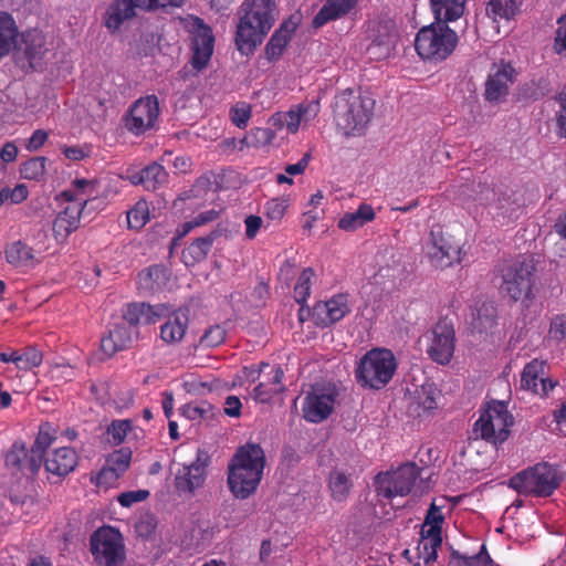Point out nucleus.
<instances>
[{
    "mask_svg": "<svg viewBox=\"0 0 566 566\" xmlns=\"http://www.w3.org/2000/svg\"><path fill=\"white\" fill-rule=\"evenodd\" d=\"M45 44L44 33L38 29H31L22 32L19 50L24 53L30 65L33 66V62L41 60L46 52Z\"/></svg>",
    "mask_w": 566,
    "mask_h": 566,
    "instance_id": "obj_30",
    "label": "nucleus"
},
{
    "mask_svg": "<svg viewBox=\"0 0 566 566\" xmlns=\"http://www.w3.org/2000/svg\"><path fill=\"white\" fill-rule=\"evenodd\" d=\"M29 196L28 187L23 184L17 185L13 189L8 187L0 190V207L10 201L11 203L18 205L27 200Z\"/></svg>",
    "mask_w": 566,
    "mask_h": 566,
    "instance_id": "obj_53",
    "label": "nucleus"
},
{
    "mask_svg": "<svg viewBox=\"0 0 566 566\" xmlns=\"http://www.w3.org/2000/svg\"><path fill=\"white\" fill-rule=\"evenodd\" d=\"M473 329L483 333L491 331L496 324V310L492 303L484 302L472 311Z\"/></svg>",
    "mask_w": 566,
    "mask_h": 566,
    "instance_id": "obj_40",
    "label": "nucleus"
},
{
    "mask_svg": "<svg viewBox=\"0 0 566 566\" xmlns=\"http://www.w3.org/2000/svg\"><path fill=\"white\" fill-rule=\"evenodd\" d=\"M81 205L71 203L53 221L52 230L57 242H63L80 226Z\"/></svg>",
    "mask_w": 566,
    "mask_h": 566,
    "instance_id": "obj_26",
    "label": "nucleus"
},
{
    "mask_svg": "<svg viewBox=\"0 0 566 566\" xmlns=\"http://www.w3.org/2000/svg\"><path fill=\"white\" fill-rule=\"evenodd\" d=\"M428 355L438 364H448L454 353V329L446 321L437 323L431 329Z\"/></svg>",
    "mask_w": 566,
    "mask_h": 566,
    "instance_id": "obj_20",
    "label": "nucleus"
},
{
    "mask_svg": "<svg viewBox=\"0 0 566 566\" xmlns=\"http://www.w3.org/2000/svg\"><path fill=\"white\" fill-rule=\"evenodd\" d=\"M149 221V207L146 200H138L135 206L127 211V223L130 229H142Z\"/></svg>",
    "mask_w": 566,
    "mask_h": 566,
    "instance_id": "obj_48",
    "label": "nucleus"
},
{
    "mask_svg": "<svg viewBox=\"0 0 566 566\" xmlns=\"http://www.w3.org/2000/svg\"><path fill=\"white\" fill-rule=\"evenodd\" d=\"M334 402L335 390L333 388L315 386L304 399L303 416L307 421L318 423L331 415Z\"/></svg>",
    "mask_w": 566,
    "mask_h": 566,
    "instance_id": "obj_17",
    "label": "nucleus"
},
{
    "mask_svg": "<svg viewBox=\"0 0 566 566\" xmlns=\"http://www.w3.org/2000/svg\"><path fill=\"white\" fill-rule=\"evenodd\" d=\"M423 253L436 269H446L461 262V249L454 240L440 229H432L423 243Z\"/></svg>",
    "mask_w": 566,
    "mask_h": 566,
    "instance_id": "obj_12",
    "label": "nucleus"
},
{
    "mask_svg": "<svg viewBox=\"0 0 566 566\" xmlns=\"http://www.w3.org/2000/svg\"><path fill=\"white\" fill-rule=\"evenodd\" d=\"M420 475L416 463H405L396 470L381 472L375 479L377 493L386 499L408 495Z\"/></svg>",
    "mask_w": 566,
    "mask_h": 566,
    "instance_id": "obj_11",
    "label": "nucleus"
},
{
    "mask_svg": "<svg viewBox=\"0 0 566 566\" xmlns=\"http://www.w3.org/2000/svg\"><path fill=\"white\" fill-rule=\"evenodd\" d=\"M226 337V331L219 326H212L206 331V333L200 338V345L205 347H216L220 345Z\"/></svg>",
    "mask_w": 566,
    "mask_h": 566,
    "instance_id": "obj_60",
    "label": "nucleus"
},
{
    "mask_svg": "<svg viewBox=\"0 0 566 566\" xmlns=\"http://www.w3.org/2000/svg\"><path fill=\"white\" fill-rule=\"evenodd\" d=\"M159 103L155 95L138 98L124 116L126 129L135 136H140L153 129L159 118Z\"/></svg>",
    "mask_w": 566,
    "mask_h": 566,
    "instance_id": "obj_14",
    "label": "nucleus"
},
{
    "mask_svg": "<svg viewBox=\"0 0 566 566\" xmlns=\"http://www.w3.org/2000/svg\"><path fill=\"white\" fill-rule=\"evenodd\" d=\"M394 49L392 41L387 38L382 41H374L367 49V52L371 59L382 60L390 55Z\"/></svg>",
    "mask_w": 566,
    "mask_h": 566,
    "instance_id": "obj_59",
    "label": "nucleus"
},
{
    "mask_svg": "<svg viewBox=\"0 0 566 566\" xmlns=\"http://www.w3.org/2000/svg\"><path fill=\"white\" fill-rule=\"evenodd\" d=\"M289 203V197H279L266 201L264 206V214L266 219L275 223L280 222L286 212Z\"/></svg>",
    "mask_w": 566,
    "mask_h": 566,
    "instance_id": "obj_49",
    "label": "nucleus"
},
{
    "mask_svg": "<svg viewBox=\"0 0 566 566\" xmlns=\"http://www.w3.org/2000/svg\"><path fill=\"white\" fill-rule=\"evenodd\" d=\"M156 317L154 307L145 303L128 305L124 314V319L130 325L153 324Z\"/></svg>",
    "mask_w": 566,
    "mask_h": 566,
    "instance_id": "obj_42",
    "label": "nucleus"
},
{
    "mask_svg": "<svg viewBox=\"0 0 566 566\" xmlns=\"http://www.w3.org/2000/svg\"><path fill=\"white\" fill-rule=\"evenodd\" d=\"M43 361L42 353L34 346H28L22 352L17 350L15 367L19 370H31Z\"/></svg>",
    "mask_w": 566,
    "mask_h": 566,
    "instance_id": "obj_45",
    "label": "nucleus"
},
{
    "mask_svg": "<svg viewBox=\"0 0 566 566\" xmlns=\"http://www.w3.org/2000/svg\"><path fill=\"white\" fill-rule=\"evenodd\" d=\"M252 114V108L250 104L245 102H238L235 103L229 112L230 118L232 123L238 128H244L247 127Z\"/></svg>",
    "mask_w": 566,
    "mask_h": 566,
    "instance_id": "obj_52",
    "label": "nucleus"
},
{
    "mask_svg": "<svg viewBox=\"0 0 566 566\" xmlns=\"http://www.w3.org/2000/svg\"><path fill=\"white\" fill-rule=\"evenodd\" d=\"M18 27L11 14L0 11V59L8 55L17 44Z\"/></svg>",
    "mask_w": 566,
    "mask_h": 566,
    "instance_id": "obj_37",
    "label": "nucleus"
},
{
    "mask_svg": "<svg viewBox=\"0 0 566 566\" xmlns=\"http://www.w3.org/2000/svg\"><path fill=\"white\" fill-rule=\"evenodd\" d=\"M265 467L263 449L255 443H247L238 449L229 464L228 484L237 499H248L262 479Z\"/></svg>",
    "mask_w": 566,
    "mask_h": 566,
    "instance_id": "obj_2",
    "label": "nucleus"
},
{
    "mask_svg": "<svg viewBox=\"0 0 566 566\" xmlns=\"http://www.w3.org/2000/svg\"><path fill=\"white\" fill-rule=\"evenodd\" d=\"M525 0H489L486 14L494 22L510 21L520 12Z\"/></svg>",
    "mask_w": 566,
    "mask_h": 566,
    "instance_id": "obj_36",
    "label": "nucleus"
},
{
    "mask_svg": "<svg viewBox=\"0 0 566 566\" xmlns=\"http://www.w3.org/2000/svg\"><path fill=\"white\" fill-rule=\"evenodd\" d=\"M374 107L375 99L368 93L347 88L335 96V124L344 135H360L373 117Z\"/></svg>",
    "mask_w": 566,
    "mask_h": 566,
    "instance_id": "obj_3",
    "label": "nucleus"
},
{
    "mask_svg": "<svg viewBox=\"0 0 566 566\" xmlns=\"http://www.w3.org/2000/svg\"><path fill=\"white\" fill-rule=\"evenodd\" d=\"M554 51L562 57H566V18L558 20V28L554 39Z\"/></svg>",
    "mask_w": 566,
    "mask_h": 566,
    "instance_id": "obj_62",
    "label": "nucleus"
},
{
    "mask_svg": "<svg viewBox=\"0 0 566 566\" xmlns=\"http://www.w3.org/2000/svg\"><path fill=\"white\" fill-rule=\"evenodd\" d=\"M496 190L486 185H476L464 187L460 193L459 200L463 208L470 213H478L480 208L489 210L491 201L495 200Z\"/></svg>",
    "mask_w": 566,
    "mask_h": 566,
    "instance_id": "obj_24",
    "label": "nucleus"
},
{
    "mask_svg": "<svg viewBox=\"0 0 566 566\" xmlns=\"http://www.w3.org/2000/svg\"><path fill=\"white\" fill-rule=\"evenodd\" d=\"M150 493L148 490L139 489L134 491L123 492L117 496V502L123 507H130L136 503L146 501Z\"/></svg>",
    "mask_w": 566,
    "mask_h": 566,
    "instance_id": "obj_57",
    "label": "nucleus"
},
{
    "mask_svg": "<svg viewBox=\"0 0 566 566\" xmlns=\"http://www.w3.org/2000/svg\"><path fill=\"white\" fill-rule=\"evenodd\" d=\"M350 310L348 294L339 293L327 301L316 303L312 316L317 325L329 326L343 319Z\"/></svg>",
    "mask_w": 566,
    "mask_h": 566,
    "instance_id": "obj_21",
    "label": "nucleus"
},
{
    "mask_svg": "<svg viewBox=\"0 0 566 566\" xmlns=\"http://www.w3.org/2000/svg\"><path fill=\"white\" fill-rule=\"evenodd\" d=\"M397 360L387 348H373L358 361L355 376L358 384L370 389L384 388L394 377Z\"/></svg>",
    "mask_w": 566,
    "mask_h": 566,
    "instance_id": "obj_5",
    "label": "nucleus"
},
{
    "mask_svg": "<svg viewBox=\"0 0 566 566\" xmlns=\"http://www.w3.org/2000/svg\"><path fill=\"white\" fill-rule=\"evenodd\" d=\"M42 464H44L46 472L57 476H65L75 469L77 454L72 448H57L45 459L43 458Z\"/></svg>",
    "mask_w": 566,
    "mask_h": 566,
    "instance_id": "obj_25",
    "label": "nucleus"
},
{
    "mask_svg": "<svg viewBox=\"0 0 566 566\" xmlns=\"http://www.w3.org/2000/svg\"><path fill=\"white\" fill-rule=\"evenodd\" d=\"M562 482L557 467L537 463L510 479L509 485L524 495L549 496Z\"/></svg>",
    "mask_w": 566,
    "mask_h": 566,
    "instance_id": "obj_6",
    "label": "nucleus"
},
{
    "mask_svg": "<svg viewBox=\"0 0 566 566\" xmlns=\"http://www.w3.org/2000/svg\"><path fill=\"white\" fill-rule=\"evenodd\" d=\"M205 478L206 470L203 463L196 461L178 470L175 485L179 492L193 493L196 489L202 486Z\"/></svg>",
    "mask_w": 566,
    "mask_h": 566,
    "instance_id": "obj_27",
    "label": "nucleus"
},
{
    "mask_svg": "<svg viewBox=\"0 0 566 566\" xmlns=\"http://www.w3.org/2000/svg\"><path fill=\"white\" fill-rule=\"evenodd\" d=\"M515 203L511 200V197L506 193L497 192L495 200L491 201L489 213L493 218H511L515 212Z\"/></svg>",
    "mask_w": 566,
    "mask_h": 566,
    "instance_id": "obj_46",
    "label": "nucleus"
},
{
    "mask_svg": "<svg viewBox=\"0 0 566 566\" xmlns=\"http://www.w3.org/2000/svg\"><path fill=\"white\" fill-rule=\"evenodd\" d=\"M313 277L314 271L312 269L308 268L302 271L294 286V297L297 303H304L310 296Z\"/></svg>",
    "mask_w": 566,
    "mask_h": 566,
    "instance_id": "obj_50",
    "label": "nucleus"
},
{
    "mask_svg": "<svg viewBox=\"0 0 566 566\" xmlns=\"http://www.w3.org/2000/svg\"><path fill=\"white\" fill-rule=\"evenodd\" d=\"M294 31V23L284 22L281 24V27L272 34L265 46V55L268 60L275 61L283 54Z\"/></svg>",
    "mask_w": 566,
    "mask_h": 566,
    "instance_id": "obj_35",
    "label": "nucleus"
},
{
    "mask_svg": "<svg viewBox=\"0 0 566 566\" xmlns=\"http://www.w3.org/2000/svg\"><path fill=\"white\" fill-rule=\"evenodd\" d=\"M535 266L531 260L516 261L503 270L502 291L514 301L532 302L534 298Z\"/></svg>",
    "mask_w": 566,
    "mask_h": 566,
    "instance_id": "obj_10",
    "label": "nucleus"
},
{
    "mask_svg": "<svg viewBox=\"0 0 566 566\" xmlns=\"http://www.w3.org/2000/svg\"><path fill=\"white\" fill-rule=\"evenodd\" d=\"M491 564V558L486 552H484V546L482 547L479 554L473 556H463L459 559L458 566H489Z\"/></svg>",
    "mask_w": 566,
    "mask_h": 566,
    "instance_id": "obj_64",
    "label": "nucleus"
},
{
    "mask_svg": "<svg viewBox=\"0 0 566 566\" xmlns=\"http://www.w3.org/2000/svg\"><path fill=\"white\" fill-rule=\"evenodd\" d=\"M249 138L254 147L266 146L274 140L275 133L269 127H256L250 132Z\"/></svg>",
    "mask_w": 566,
    "mask_h": 566,
    "instance_id": "obj_56",
    "label": "nucleus"
},
{
    "mask_svg": "<svg viewBox=\"0 0 566 566\" xmlns=\"http://www.w3.org/2000/svg\"><path fill=\"white\" fill-rule=\"evenodd\" d=\"M182 386L187 392L196 396L205 395L213 389L212 384L193 374L184 378Z\"/></svg>",
    "mask_w": 566,
    "mask_h": 566,
    "instance_id": "obj_51",
    "label": "nucleus"
},
{
    "mask_svg": "<svg viewBox=\"0 0 566 566\" xmlns=\"http://www.w3.org/2000/svg\"><path fill=\"white\" fill-rule=\"evenodd\" d=\"M167 178L165 168L159 164H150L144 168L138 175L130 177V184H142L147 190H155L159 185L164 184Z\"/></svg>",
    "mask_w": 566,
    "mask_h": 566,
    "instance_id": "obj_39",
    "label": "nucleus"
},
{
    "mask_svg": "<svg viewBox=\"0 0 566 566\" xmlns=\"http://www.w3.org/2000/svg\"><path fill=\"white\" fill-rule=\"evenodd\" d=\"M558 385L548 376V365L545 360L533 359L526 364L521 374V388L546 398Z\"/></svg>",
    "mask_w": 566,
    "mask_h": 566,
    "instance_id": "obj_16",
    "label": "nucleus"
},
{
    "mask_svg": "<svg viewBox=\"0 0 566 566\" xmlns=\"http://www.w3.org/2000/svg\"><path fill=\"white\" fill-rule=\"evenodd\" d=\"M353 486L352 475L343 470L335 468L331 471L328 476V489L333 500L343 502L349 495Z\"/></svg>",
    "mask_w": 566,
    "mask_h": 566,
    "instance_id": "obj_38",
    "label": "nucleus"
},
{
    "mask_svg": "<svg viewBox=\"0 0 566 566\" xmlns=\"http://www.w3.org/2000/svg\"><path fill=\"white\" fill-rule=\"evenodd\" d=\"M443 505L432 502L420 531V541L417 546L418 558L426 565L437 559L438 548L442 544V525L444 523Z\"/></svg>",
    "mask_w": 566,
    "mask_h": 566,
    "instance_id": "obj_9",
    "label": "nucleus"
},
{
    "mask_svg": "<svg viewBox=\"0 0 566 566\" xmlns=\"http://www.w3.org/2000/svg\"><path fill=\"white\" fill-rule=\"evenodd\" d=\"M376 212L371 205L360 203L355 211L346 212L338 221V228L352 232L374 221Z\"/></svg>",
    "mask_w": 566,
    "mask_h": 566,
    "instance_id": "obj_34",
    "label": "nucleus"
},
{
    "mask_svg": "<svg viewBox=\"0 0 566 566\" xmlns=\"http://www.w3.org/2000/svg\"><path fill=\"white\" fill-rule=\"evenodd\" d=\"M56 438V426L51 422L41 423L30 449H27L23 441L13 442L10 450L6 453V465L18 472L28 471L31 474H36L42 467L45 451Z\"/></svg>",
    "mask_w": 566,
    "mask_h": 566,
    "instance_id": "obj_4",
    "label": "nucleus"
},
{
    "mask_svg": "<svg viewBox=\"0 0 566 566\" xmlns=\"http://www.w3.org/2000/svg\"><path fill=\"white\" fill-rule=\"evenodd\" d=\"M321 105L317 99L305 101L292 106L287 112L273 114L269 124L275 129L285 128L287 134H296L301 128L310 125L318 115Z\"/></svg>",
    "mask_w": 566,
    "mask_h": 566,
    "instance_id": "obj_15",
    "label": "nucleus"
},
{
    "mask_svg": "<svg viewBox=\"0 0 566 566\" xmlns=\"http://www.w3.org/2000/svg\"><path fill=\"white\" fill-rule=\"evenodd\" d=\"M357 4V0H326L324 6L314 17L312 24L314 28H322L331 21L338 20L347 15Z\"/></svg>",
    "mask_w": 566,
    "mask_h": 566,
    "instance_id": "obj_28",
    "label": "nucleus"
},
{
    "mask_svg": "<svg viewBox=\"0 0 566 566\" xmlns=\"http://www.w3.org/2000/svg\"><path fill=\"white\" fill-rule=\"evenodd\" d=\"M429 2L439 23L453 22L460 19L465 10V0H429Z\"/></svg>",
    "mask_w": 566,
    "mask_h": 566,
    "instance_id": "obj_32",
    "label": "nucleus"
},
{
    "mask_svg": "<svg viewBox=\"0 0 566 566\" xmlns=\"http://www.w3.org/2000/svg\"><path fill=\"white\" fill-rule=\"evenodd\" d=\"M187 328V315L180 311L174 312L160 326V339L167 345L178 344L184 339Z\"/></svg>",
    "mask_w": 566,
    "mask_h": 566,
    "instance_id": "obj_29",
    "label": "nucleus"
},
{
    "mask_svg": "<svg viewBox=\"0 0 566 566\" xmlns=\"http://www.w3.org/2000/svg\"><path fill=\"white\" fill-rule=\"evenodd\" d=\"M272 0H244L238 10L235 45L242 55L252 54L276 20Z\"/></svg>",
    "mask_w": 566,
    "mask_h": 566,
    "instance_id": "obj_1",
    "label": "nucleus"
},
{
    "mask_svg": "<svg viewBox=\"0 0 566 566\" xmlns=\"http://www.w3.org/2000/svg\"><path fill=\"white\" fill-rule=\"evenodd\" d=\"M308 159L307 157H303L300 161L296 164H292L285 167L284 174H279L276 176L277 184H293V176H297L304 172L305 168L307 167Z\"/></svg>",
    "mask_w": 566,
    "mask_h": 566,
    "instance_id": "obj_55",
    "label": "nucleus"
},
{
    "mask_svg": "<svg viewBox=\"0 0 566 566\" xmlns=\"http://www.w3.org/2000/svg\"><path fill=\"white\" fill-rule=\"evenodd\" d=\"M132 431L133 422L128 419L114 420L111 426H108V434L112 436L113 441L117 444L124 442Z\"/></svg>",
    "mask_w": 566,
    "mask_h": 566,
    "instance_id": "obj_54",
    "label": "nucleus"
},
{
    "mask_svg": "<svg viewBox=\"0 0 566 566\" xmlns=\"http://www.w3.org/2000/svg\"><path fill=\"white\" fill-rule=\"evenodd\" d=\"M243 374L252 380L260 379L252 394L258 402L268 403L284 389L282 384L283 370L279 366L261 363L259 366L244 367Z\"/></svg>",
    "mask_w": 566,
    "mask_h": 566,
    "instance_id": "obj_13",
    "label": "nucleus"
},
{
    "mask_svg": "<svg viewBox=\"0 0 566 566\" xmlns=\"http://www.w3.org/2000/svg\"><path fill=\"white\" fill-rule=\"evenodd\" d=\"M548 335L555 340L566 338V315L559 314L552 318Z\"/></svg>",
    "mask_w": 566,
    "mask_h": 566,
    "instance_id": "obj_63",
    "label": "nucleus"
},
{
    "mask_svg": "<svg viewBox=\"0 0 566 566\" xmlns=\"http://www.w3.org/2000/svg\"><path fill=\"white\" fill-rule=\"evenodd\" d=\"M46 169L45 157H33L21 164L20 176L28 180H40Z\"/></svg>",
    "mask_w": 566,
    "mask_h": 566,
    "instance_id": "obj_47",
    "label": "nucleus"
},
{
    "mask_svg": "<svg viewBox=\"0 0 566 566\" xmlns=\"http://www.w3.org/2000/svg\"><path fill=\"white\" fill-rule=\"evenodd\" d=\"M108 566H123L125 563V546L120 533L108 525Z\"/></svg>",
    "mask_w": 566,
    "mask_h": 566,
    "instance_id": "obj_43",
    "label": "nucleus"
},
{
    "mask_svg": "<svg viewBox=\"0 0 566 566\" xmlns=\"http://www.w3.org/2000/svg\"><path fill=\"white\" fill-rule=\"evenodd\" d=\"M86 530L95 528L90 537V552L99 566H106V523L104 511L93 512L85 523Z\"/></svg>",
    "mask_w": 566,
    "mask_h": 566,
    "instance_id": "obj_23",
    "label": "nucleus"
},
{
    "mask_svg": "<svg viewBox=\"0 0 566 566\" xmlns=\"http://www.w3.org/2000/svg\"><path fill=\"white\" fill-rule=\"evenodd\" d=\"M195 27L191 64L196 70H202L207 66L213 52V35L211 29L205 25L200 19L195 20Z\"/></svg>",
    "mask_w": 566,
    "mask_h": 566,
    "instance_id": "obj_22",
    "label": "nucleus"
},
{
    "mask_svg": "<svg viewBox=\"0 0 566 566\" xmlns=\"http://www.w3.org/2000/svg\"><path fill=\"white\" fill-rule=\"evenodd\" d=\"M184 0H119L108 12V29L118 28L119 23L125 19L135 14V8L145 11H155L166 8L181 7Z\"/></svg>",
    "mask_w": 566,
    "mask_h": 566,
    "instance_id": "obj_18",
    "label": "nucleus"
},
{
    "mask_svg": "<svg viewBox=\"0 0 566 566\" xmlns=\"http://www.w3.org/2000/svg\"><path fill=\"white\" fill-rule=\"evenodd\" d=\"M52 379L60 381L72 380L75 376V368L69 363H55L50 368Z\"/></svg>",
    "mask_w": 566,
    "mask_h": 566,
    "instance_id": "obj_61",
    "label": "nucleus"
},
{
    "mask_svg": "<svg viewBox=\"0 0 566 566\" xmlns=\"http://www.w3.org/2000/svg\"><path fill=\"white\" fill-rule=\"evenodd\" d=\"M132 461V450L120 448L108 454V479L113 475L118 479L129 468Z\"/></svg>",
    "mask_w": 566,
    "mask_h": 566,
    "instance_id": "obj_44",
    "label": "nucleus"
},
{
    "mask_svg": "<svg viewBox=\"0 0 566 566\" xmlns=\"http://www.w3.org/2000/svg\"><path fill=\"white\" fill-rule=\"evenodd\" d=\"M514 419L504 401H492L481 412L474 432L494 444L504 442L511 432Z\"/></svg>",
    "mask_w": 566,
    "mask_h": 566,
    "instance_id": "obj_8",
    "label": "nucleus"
},
{
    "mask_svg": "<svg viewBox=\"0 0 566 566\" xmlns=\"http://www.w3.org/2000/svg\"><path fill=\"white\" fill-rule=\"evenodd\" d=\"M4 258L15 269L31 268L35 263L33 249L21 240L6 245Z\"/></svg>",
    "mask_w": 566,
    "mask_h": 566,
    "instance_id": "obj_33",
    "label": "nucleus"
},
{
    "mask_svg": "<svg viewBox=\"0 0 566 566\" xmlns=\"http://www.w3.org/2000/svg\"><path fill=\"white\" fill-rule=\"evenodd\" d=\"M517 73L511 63L502 61L493 64L485 82V99L495 103L504 99Z\"/></svg>",
    "mask_w": 566,
    "mask_h": 566,
    "instance_id": "obj_19",
    "label": "nucleus"
},
{
    "mask_svg": "<svg viewBox=\"0 0 566 566\" xmlns=\"http://www.w3.org/2000/svg\"><path fill=\"white\" fill-rule=\"evenodd\" d=\"M458 34L444 23L434 22L419 30L415 48L423 60L443 61L455 49Z\"/></svg>",
    "mask_w": 566,
    "mask_h": 566,
    "instance_id": "obj_7",
    "label": "nucleus"
},
{
    "mask_svg": "<svg viewBox=\"0 0 566 566\" xmlns=\"http://www.w3.org/2000/svg\"><path fill=\"white\" fill-rule=\"evenodd\" d=\"M213 235L198 238L182 251V260L186 265H193L205 260L213 244Z\"/></svg>",
    "mask_w": 566,
    "mask_h": 566,
    "instance_id": "obj_41",
    "label": "nucleus"
},
{
    "mask_svg": "<svg viewBox=\"0 0 566 566\" xmlns=\"http://www.w3.org/2000/svg\"><path fill=\"white\" fill-rule=\"evenodd\" d=\"M440 396L441 392L434 384H423L416 390L410 408L418 416L430 413L432 410L438 408Z\"/></svg>",
    "mask_w": 566,
    "mask_h": 566,
    "instance_id": "obj_31",
    "label": "nucleus"
},
{
    "mask_svg": "<svg viewBox=\"0 0 566 566\" xmlns=\"http://www.w3.org/2000/svg\"><path fill=\"white\" fill-rule=\"evenodd\" d=\"M108 338L113 342L114 352L122 350L132 342V334L126 326H117L109 332Z\"/></svg>",
    "mask_w": 566,
    "mask_h": 566,
    "instance_id": "obj_58",
    "label": "nucleus"
}]
</instances>
